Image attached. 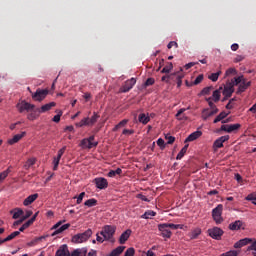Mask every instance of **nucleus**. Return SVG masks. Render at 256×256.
I'll list each match as a JSON object with an SVG mask.
<instances>
[{
    "label": "nucleus",
    "instance_id": "a211bd4d",
    "mask_svg": "<svg viewBox=\"0 0 256 256\" xmlns=\"http://www.w3.org/2000/svg\"><path fill=\"white\" fill-rule=\"evenodd\" d=\"M55 105H57V103L50 102L48 104L41 106V108H36V111H38V113H47V111H51V109H53Z\"/></svg>",
    "mask_w": 256,
    "mask_h": 256
},
{
    "label": "nucleus",
    "instance_id": "a18cd8bd",
    "mask_svg": "<svg viewBox=\"0 0 256 256\" xmlns=\"http://www.w3.org/2000/svg\"><path fill=\"white\" fill-rule=\"evenodd\" d=\"M219 75H221V71L212 73L208 78L215 83L219 79Z\"/></svg>",
    "mask_w": 256,
    "mask_h": 256
},
{
    "label": "nucleus",
    "instance_id": "f03ea898",
    "mask_svg": "<svg viewBox=\"0 0 256 256\" xmlns=\"http://www.w3.org/2000/svg\"><path fill=\"white\" fill-rule=\"evenodd\" d=\"M115 231H117V227H115L114 225H105L102 228L100 235L104 237V241L115 243Z\"/></svg>",
    "mask_w": 256,
    "mask_h": 256
},
{
    "label": "nucleus",
    "instance_id": "c9c22d12",
    "mask_svg": "<svg viewBox=\"0 0 256 256\" xmlns=\"http://www.w3.org/2000/svg\"><path fill=\"white\" fill-rule=\"evenodd\" d=\"M199 235H201V229L196 228L190 232L189 237L191 240H193V239H197V237H199Z\"/></svg>",
    "mask_w": 256,
    "mask_h": 256
},
{
    "label": "nucleus",
    "instance_id": "a19ab883",
    "mask_svg": "<svg viewBox=\"0 0 256 256\" xmlns=\"http://www.w3.org/2000/svg\"><path fill=\"white\" fill-rule=\"evenodd\" d=\"M243 81H245V79H243V76H239L237 78H234L231 82H228V83H232V85L237 86L241 83H243Z\"/></svg>",
    "mask_w": 256,
    "mask_h": 256
},
{
    "label": "nucleus",
    "instance_id": "c03bdc74",
    "mask_svg": "<svg viewBox=\"0 0 256 256\" xmlns=\"http://www.w3.org/2000/svg\"><path fill=\"white\" fill-rule=\"evenodd\" d=\"M171 69H173V63L168 62L167 65L161 70V73H171Z\"/></svg>",
    "mask_w": 256,
    "mask_h": 256
},
{
    "label": "nucleus",
    "instance_id": "603ef678",
    "mask_svg": "<svg viewBox=\"0 0 256 256\" xmlns=\"http://www.w3.org/2000/svg\"><path fill=\"white\" fill-rule=\"evenodd\" d=\"M246 201H251L253 205H256V196L254 194H249L246 197Z\"/></svg>",
    "mask_w": 256,
    "mask_h": 256
},
{
    "label": "nucleus",
    "instance_id": "f3484780",
    "mask_svg": "<svg viewBox=\"0 0 256 256\" xmlns=\"http://www.w3.org/2000/svg\"><path fill=\"white\" fill-rule=\"evenodd\" d=\"M131 229H127L126 231H124L119 238V243L120 245H125V243H127V241L129 240V237H131Z\"/></svg>",
    "mask_w": 256,
    "mask_h": 256
},
{
    "label": "nucleus",
    "instance_id": "58836bf2",
    "mask_svg": "<svg viewBox=\"0 0 256 256\" xmlns=\"http://www.w3.org/2000/svg\"><path fill=\"white\" fill-rule=\"evenodd\" d=\"M11 213H13V216H12L13 219H19V217L23 216L24 212L23 210L17 208L15 210H12Z\"/></svg>",
    "mask_w": 256,
    "mask_h": 256
},
{
    "label": "nucleus",
    "instance_id": "423d86ee",
    "mask_svg": "<svg viewBox=\"0 0 256 256\" xmlns=\"http://www.w3.org/2000/svg\"><path fill=\"white\" fill-rule=\"evenodd\" d=\"M47 95H49V90L48 89H37L35 93L32 94V99L34 101H43Z\"/></svg>",
    "mask_w": 256,
    "mask_h": 256
},
{
    "label": "nucleus",
    "instance_id": "bb28decb",
    "mask_svg": "<svg viewBox=\"0 0 256 256\" xmlns=\"http://www.w3.org/2000/svg\"><path fill=\"white\" fill-rule=\"evenodd\" d=\"M223 90V87H220L218 90H215L212 94V99L215 103L219 102L221 99V91Z\"/></svg>",
    "mask_w": 256,
    "mask_h": 256
},
{
    "label": "nucleus",
    "instance_id": "f8f14e48",
    "mask_svg": "<svg viewBox=\"0 0 256 256\" xmlns=\"http://www.w3.org/2000/svg\"><path fill=\"white\" fill-rule=\"evenodd\" d=\"M135 83H137L135 78L127 80L121 88L122 93H129V90L135 87Z\"/></svg>",
    "mask_w": 256,
    "mask_h": 256
},
{
    "label": "nucleus",
    "instance_id": "9b49d317",
    "mask_svg": "<svg viewBox=\"0 0 256 256\" xmlns=\"http://www.w3.org/2000/svg\"><path fill=\"white\" fill-rule=\"evenodd\" d=\"M238 129H241V124H226L222 125L220 128V131H225L226 133H233L234 131H238Z\"/></svg>",
    "mask_w": 256,
    "mask_h": 256
},
{
    "label": "nucleus",
    "instance_id": "680f3d73",
    "mask_svg": "<svg viewBox=\"0 0 256 256\" xmlns=\"http://www.w3.org/2000/svg\"><path fill=\"white\" fill-rule=\"evenodd\" d=\"M167 47H168V49H172L173 47H176V49H177V47H179V44H177V42H175V41H171L168 43Z\"/></svg>",
    "mask_w": 256,
    "mask_h": 256
},
{
    "label": "nucleus",
    "instance_id": "2f4dec72",
    "mask_svg": "<svg viewBox=\"0 0 256 256\" xmlns=\"http://www.w3.org/2000/svg\"><path fill=\"white\" fill-rule=\"evenodd\" d=\"M155 215H157V212L153 211V210H147L142 216L141 219H152L153 217H155Z\"/></svg>",
    "mask_w": 256,
    "mask_h": 256
},
{
    "label": "nucleus",
    "instance_id": "338daca9",
    "mask_svg": "<svg viewBox=\"0 0 256 256\" xmlns=\"http://www.w3.org/2000/svg\"><path fill=\"white\" fill-rule=\"evenodd\" d=\"M31 215H33V211L27 210L26 214L24 216H22V218H24V221H25L26 219H29V217H31Z\"/></svg>",
    "mask_w": 256,
    "mask_h": 256
},
{
    "label": "nucleus",
    "instance_id": "39448f33",
    "mask_svg": "<svg viewBox=\"0 0 256 256\" xmlns=\"http://www.w3.org/2000/svg\"><path fill=\"white\" fill-rule=\"evenodd\" d=\"M95 141V136L92 135L89 138H84L80 142V147L82 149H93V147H97L99 145V142H93Z\"/></svg>",
    "mask_w": 256,
    "mask_h": 256
},
{
    "label": "nucleus",
    "instance_id": "4c0bfd02",
    "mask_svg": "<svg viewBox=\"0 0 256 256\" xmlns=\"http://www.w3.org/2000/svg\"><path fill=\"white\" fill-rule=\"evenodd\" d=\"M76 127H89V117L83 118L80 122H77Z\"/></svg>",
    "mask_w": 256,
    "mask_h": 256
},
{
    "label": "nucleus",
    "instance_id": "8fccbe9b",
    "mask_svg": "<svg viewBox=\"0 0 256 256\" xmlns=\"http://www.w3.org/2000/svg\"><path fill=\"white\" fill-rule=\"evenodd\" d=\"M213 89V86H208L205 87L202 91H201V95H209L211 93V90Z\"/></svg>",
    "mask_w": 256,
    "mask_h": 256
},
{
    "label": "nucleus",
    "instance_id": "6e6552de",
    "mask_svg": "<svg viewBox=\"0 0 256 256\" xmlns=\"http://www.w3.org/2000/svg\"><path fill=\"white\" fill-rule=\"evenodd\" d=\"M62 221L56 223L52 229H55V231L52 233V237H55V235H59L60 233H63V231H67L69 227H71V224H64L62 225ZM62 225V226H61Z\"/></svg>",
    "mask_w": 256,
    "mask_h": 256
},
{
    "label": "nucleus",
    "instance_id": "a878e982",
    "mask_svg": "<svg viewBox=\"0 0 256 256\" xmlns=\"http://www.w3.org/2000/svg\"><path fill=\"white\" fill-rule=\"evenodd\" d=\"M184 111H187V109L181 108L176 113V118L178 119V121H187V116H185V114H183Z\"/></svg>",
    "mask_w": 256,
    "mask_h": 256
},
{
    "label": "nucleus",
    "instance_id": "0eeeda50",
    "mask_svg": "<svg viewBox=\"0 0 256 256\" xmlns=\"http://www.w3.org/2000/svg\"><path fill=\"white\" fill-rule=\"evenodd\" d=\"M17 109L19 111V113H25V111L29 112V111H34L35 110V105L22 101L20 103L17 104Z\"/></svg>",
    "mask_w": 256,
    "mask_h": 256
},
{
    "label": "nucleus",
    "instance_id": "4be33fe9",
    "mask_svg": "<svg viewBox=\"0 0 256 256\" xmlns=\"http://www.w3.org/2000/svg\"><path fill=\"white\" fill-rule=\"evenodd\" d=\"M243 227V222L240 220H236L235 222L229 224V230L230 231H239Z\"/></svg>",
    "mask_w": 256,
    "mask_h": 256
},
{
    "label": "nucleus",
    "instance_id": "de8ad7c7",
    "mask_svg": "<svg viewBox=\"0 0 256 256\" xmlns=\"http://www.w3.org/2000/svg\"><path fill=\"white\" fill-rule=\"evenodd\" d=\"M65 151H67V146H64L62 147L59 151H58V154H57V157L56 159H60L63 157Z\"/></svg>",
    "mask_w": 256,
    "mask_h": 256
},
{
    "label": "nucleus",
    "instance_id": "b1692460",
    "mask_svg": "<svg viewBox=\"0 0 256 256\" xmlns=\"http://www.w3.org/2000/svg\"><path fill=\"white\" fill-rule=\"evenodd\" d=\"M56 256H71L69 254V250H67V245L60 247V249L56 252Z\"/></svg>",
    "mask_w": 256,
    "mask_h": 256
},
{
    "label": "nucleus",
    "instance_id": "2eb2a0df",
    "mask_svg": "<svg viewBox=\"0 0 256 256\" xmlns=\"http://www.w3.org/2000/svg\"><path fill=\"white\" fill-rule=\"evenodd\" d=\"M27 135V132H22L21 134H16L12 138L7 140L8 145H15V143H19L23 137Z\"/></svg>",
    "mask_w": 256,
    "mask_h": 256
},
{
    "label": "nucleus",
    "instance_id": "aec40b11",
    "mask_svg": "<svg viewBox=\"0 0 256 256\" xmlns=\"http://www.w3.org/2000/svg\"><path fill=\"white\" fill-rule=\"evenodd\" d=\"M217 113H219V109H215V110H211V111H209V109H204L202 111V119L204 121H207L208 117H213V115H217Z\"/></svg>",
    "mask_w": 256,
    "mask_h": 256
},
{
    "label": "nucleus",
    "instance_id": "6e6d98bb",
    "mask_svg": "<svg viewBox=\"0 0 256 256\" xmlns=\"http://www.w3.org/2000/svg\"><path fill=\"white\" fill-rule=\"evenodd\" d=\"M85 192H82V193H80L79 194V196L77 197V201H76V203H77V205H81V203L83 202V198L85 197Z\"/></svg>",
    "mask_w": 256,
    "mask_h": 256
},
{
    "label": "nucleus",
    "instance_id": "e433bc0d",
    "mask_svg": "<svg viewBox=\"0 0 256 256\" xmlns=\"http://www.w3.org/2000/svg\"><path fill=\"white\" fill-rule=\"evenodd\" d=\"M33 112H31L30 114H28V116H27V119L29 120V121H35V119H37V117H39V114H37V113H39V111H37V108L35 109L34 108V110H32Z\"/></svg>",
    "mask_w": 256,
    "mask_h": 256
},
{
    "label": "nucleus",
    "instance_id": "6ab92c4d",
    "mask_svg": "<svg viewBox=\"0 0 256 256\" xmlns=\"http://www.w3.org/2000/svg\"><path fill=\"white\" fill-rule=\"evenodd\" d=\"M251 87V81L245 82V80L242 81V83L238 86L237 95H241V93H245L247 89Z\"/></svg>",
    "mask_w": 256,
    "mask_h": 256
},
{
    "label": "nucleus",
    "instance_id": "ddd939ff",
    "mask_svg": "<svg viewBox=\"0 0 256 256\" xmlns=\"http://www.w3.org/2000/svg\"><path fill=\"white\" fill-rule=\"evenodd\" d=\"M222 93H223L224 97H226V99H229V97H231V95H233V93H235L234 84L227 82Z\"/></svg>",
    "mask_w": 256,
    "mask_h": 256
},
{
    "label": "nucleus",
    "instance_id": "4468645a",
    "mask_svg": "<svg viewBox=\"0 0 256 256\" xmlns=\"http://www.w3.org/2000/svg\"><path fill=\"white\" fill-rule=\"evenodd\" d=\"M229 141V135L221 136L214 141L213 148L214 149H221L223 147V143Z\"/></svg>",
    "mask_w": 256,
    "mask_h": 256
},
{
    "label": "nucleus",
    "instance_id": "f704fd0d",
    "mask_svg": "<svg viewBox=\"0 0 256 256\" xmlns=\"http://www.w3.org/2000/svg\"><path fill=\"white\" fill-rule=\"evenodd\" d=\"M19 235H21V232L19 231L12 232L10 235L4 238L3 241H5V243H7V241H13V239H15V237H19Z\"/></svg>",
    "mask_w": 256,
    "mask_h": 256
},
{
    "label": "nucleus",
    "instance_id": "e2e57ef3",
    "mask_svg": "<svg viewBox=\"0 0 256 256\" xmlns=\"http://www.w3.org/2000/svg\"><path fill=\"white\" fill-rule=\"evenodd\" d=\"M234 178L236 179L237 183H243V177L241 174L236 173Z\"/></svg>",
    "mask_w": 256,
    "mask_h": 256
},
{
    "label": "nucleus",
    "instance_id": "13d9d810",
    "mask_svg": "<svg viewBox=\"0 0 256 256\" xmlns=\"http://www.w3.org/2000/svg\"><path fill=\"white\" fill-rule=\"evenodd\" d=\"M236 73H237V70L235 68H229L226 71L225 75H226V77H229V75H235Z\"/></svg>",
    "mask_w": 256,
    "mask_h": 256
},
{
    "label": "nucleus",
    "instance_id": "72a5a7b5",
    "mask_svg": "<svg viewBox=\"0 0 256 256\" xmlns=\"http://www.w3.org/2000/svg\"><path fill=\"white\" fill-rule=\"evenodd\" d=\"M187 149H189V145L186 144L178 153V155L176 156V159L179 161L181 159H183V157H185V153H187Z\"/></svg>",
    "mask_w": 256,
    "mask_h": 256
},
{
    "label": "nucleus",
    "instance_id": "dca6fc26",
    "mask_svg": "<svg viewBox=\"0 0 256 256\" xmlns=\"http://www.w3.org/2000/svg\"><path fill=\"white\" fill-rule=\"evenodd\" d=\"M249 243H253V239L251 238L240 239L234 244V249H241L242 247L249 245Z\"/></svg>",
    "mask_w": 256,
    "mask_h": 256
},
{
    "label": "nucleus",
    "instance_id": "473e14b6",
    "mask_svg": "<svg viewBox=\"0 0 256 256\" xmlns=\"http://www.w3.org/2000/svg\"><path fill=\"white\" fill-rule=\"evenodd\" d=\"M98 119H99V115L96 112L93 113V116L91 118L88 117L89 127H93V125L97 123Z\"/></svg>",
    "mask_w": 256,
    "mask_h": 256
},
{
    "label": "nucleus",
    "instance_id": "cd10ccee",
    "mask_svg": "<svg viewBox=\"0 0 256 256\" xmlns=\"http://www.w3.org/2000/svg\"><path fill=\"white\" fill-rule=\"evenodd\" d=\"M138 121L140 123H142L143 125H147V123H149V121H151V118L149 116H147L145 113H142L139 115Z\"/></svg>",
    "mask_w": 256,
    "mask_h": 256
},
{
    "label": "nucleus",
    "instance_id": "69168bd1",
    "mask_svg": "<svg viewBox=\"0 0 256 256\" xmlns=\"http://www.w3.org/2000/svg\"><path fill=\"white\" fill-rule=\"evenodd\" d=\"M243 59H245V57H243L242 55H237L234 59V63H241Z\"/></svg>",
    "mask_w": 256,
    "mask_h": 256
},
{
    "label": "nucleus",
    "instance_id": "ea45409f",
    "mask_svg": "<svg viewBox=\"0 0 256 256\" xmlns=\"http://www.w3.org/2000/svg\"><path fill=\"white\" fill-rule=\"evenodd\" d=\"M84 205L86 207H95V205H97V199L95 198H91L85 201Z\"/></svg>",
    "mask_w": 256,
    "mask_h": 256
},
{
    "label": "nucleus",
    "instance_id": "412c9836",
    "mask_svg": "<svg viewBox=\"0 0 256 256\" xmlns=\"http://www.w3.org/2000/svg\"><path fill=\"white\" fill-rule=\"evenodd\" d=\"M203 135V132L201 131H195L191 133L185 140V143H190L191 141H196V139H199Z\"/></svg>",
    "mask_w": 256,
    "mask_h": 256
},
{
    "label": "nucleus",
    "instance_id": "9d476101",
    "mask_svg": "<svg viewBox=\"0 0 256 256\" xmlns=\"http://www.w3.org/2000/svg\"><path fill=\"white\" fill-rule=\"evenodd\" d=\"M93 183H95L97 189H100V190L107 189L109 187V182L107 181L106 178H103V177L95 178Z\"/></svg>",
    "mask_w": 256,
    "mask_h": 256
},
{
    "label": "nucleus",
    "instance_id": "774afa93",
    "mask_svg": "<svg viewBox=\"0 0 256 256\" xmlns=\"http://www.w3.org/2000/svg\"><path fill=\"white\" fill-rule=\"evenodd\" d=\"M238 49H239V44L234 43V44L231 45V50L232 51H237Z\"/></svg>",
    "mask_w": 256,
    "mask_h": 256
},
{
    "label": "nucleus",
    "instance_id": "1a4fd4ad",
    "mask_svg": "<svg viewBox=\"0 0 256 256\" xmlns=\"http://www.w3.org/2000/svg\"><path fill=\"white\" fill-rule=\"evenodd\" d=\"M208 233L212 237V239H216V241H220L221 237H223V230L219 227L209 229Z\"/></svg>",
    "mask_w": 256,
    "mask_h": 256
},
{
    "label": "nucleus",
    "instance_id": "052dcab7",
    "mask_svg": "<svg viewBox=\"0 0 256 256\" xmlns=\"http://www.w3.org/2000/svg\"><path fill=\"white\" fill-rule=\"evenodd\" d=\"M166 140L168 145H173V143H175V137L173 136H166Z\"/></svg>",
    "mask_w": 256,
    "mask_h": 256
},
{
    "label": "nucleus",
    "instance_id": "393cba45",
    "mask_svg": "<svg viewBox=\"0 0 256 256\" xmlns=\"http://www.w3.org/2000/svg\"><path fill=\"white\" fill-rule=\"evenodd\" d=\"M229 114L225 111L221 112L215 119H214V123H219V121H222V123H227V120H223L225 119V117H227Z\"/></svg>",
    "mask_w": 256,
    "mask_h": 256
},
{
    "label": "nucleus",
    "instance_id": "09e8293b",
    "mask_svg": "<svg viewBox=\"0 0 256 256\" xmlns=\"http://www.w3.org/2000/svg\"><path fill=\"white\" fill-rule=\"evenodd\" d=\"M150 85H155V78H148L145 81L144 87H150Z\"/></svg>",
    "mask_w": 256,
    "mask_h": 256
},
{
    "label": "nucleus",
    "instance_id": "bf43d9fd",
    "mask_svg": "<svg viewBox=\"0 0 256 256\" xmlns=\"http://www.w3.org/2000/svg\"><path fill=\"white\" fill-rule=\"evenodd\" d=\"M201 81H203V74H200L196 77V79L193 82V85H199V83H201Z\"/></svg>",
    "mask_w": 256,
    "mask_h": 256
},
{
    "label": "nucleus",
    "instance_id": "c85d7f7f",
    "mask_svg": "<svg viewBox=\"0 0 256 256\" xmlns=\"http://www.w3.org/2000/svg\"><path fill=\"white\" fill-rule=\"evenodd\" d=\"M35 163H37L36 158H29L24 164V169H26V171L31 169V167H33V165H35Z\"/></svg>",
    "mask_w": 256,
    "mask_h": 256
},
{
    "label": "nucleus",
    "instance_id": "864d4df0",
    "mask_svg": "<svg viewBox=\"0 0 256 256\" xmlns=\"http://www.w3.org/2000/svg\"><path fill=\"white\" fill-rule=\"evenodd\" d=\"M157 145L163 151V149H165V140H163V138H159L157 140Z\"/></svg>",
    "mask_w": 256,
    "mask_h": 256
},
{
    "label": "nucleus",
    "instance_id": "5fc2aeb1",
    "mask_svg": "<svg viewBox=\"0 0 256 256\" xmlns=\"http://www.w3.org/2000/svg\"><path fill=\"white\" fill-rule=\"evenodd\" d=\"M60 159L59 158H55L54 157V160H53V165H54V167H53V171H57V169L59 168V163H60Z\"/></svg>",
    "mask_w": 256,
    "mask_h": 256
},
{
    "label": "nucleus",
    "instance_id": "4d7b16f0",
    "mask_svg": "<svg viewBox=\"0 0 256 256\" xmlns=\"http://www.w3.org/2000/svg\"><path fill=\"white\" fill-rule=\"evenodd\" d=\"M43 239H45V236H40L38 238H35L30 242V245H37V243H39V241H43Z\"/></svg>",
    "mask_w": 256,
    "mask_h": 256
},
{
    "label": "nucleus",
    "instance_id": "37998d69",
    "mask_svg": "<svg viewBox=\"0 0 256 256\" xmlns=\"http://www.w3.org/2000/svg\"><path fill=\"white\" fill-rule=\"evenodd\" d=\"M9 173H11V168H8L7 170L0 173V183L1 181H4V179H7Z\"/></svg>",
    "mask_w": 256,
    "mask_h": 256
},
{
    "label": "nucleus",
    "instance_id": "c756f323",
    "mask_svg": "<svg viewBox=\"0 0 256 256\" xmlns=\"http://www.w3.org/2000/svg\"><path fill=\"white\" fill-rule=\"evenodd\" d=\"M124 251H125V246H118L117 248L111 251L110 256H119Z\"/></svg>",
    "mask_w": 256,
    "mask_h": 256
},
{
    "label": "nucleus",
    "instance_id": "5701e85b",
    "mask_svg": "<svg viewBox=\"0 0 256 256\" xmlns=\"http://www.w3.org/2000/svg\"><path fill=\"white\" fill-rule=\"evenodd\" d=\"M38 197H39V194H32V195L28 196L24 200L23 205H25V207L31 205V203H33L34 201H37Z\"/></svg>",
    "mask_w": 256,
    "mask_h": 256
},
{
    "label": "nucleus",
    "instance_id": "7c9ffc66",
    "mask_svg": "<svg viewBox=\"0 0 256 256\" xmlns=\"http://www.w3.org/2000/svg\"><path fill=\"white\" fill-rule=\"evenodd\" d=\"M71 256H87V248L74 250Z\"/></svg>",
    "mask_w": 256,
    "mask_h": 256
},
{
    "label": "nucleus",
    "instance_id": "20e7f679",
    "mask_svg": "<svg viewBox=\"0 0 256 256\" xmlns=\"http://www.w3.org/2000/svg\"><path fill=\"white\" fill-rule=\"evenodd\" d=\"M223 204H219L216 208L212 210V217L217 225L223 223Z\"/></svg>",
    "mask_w": 256,
    "mask_h": 256
},
{
    "label": "nucleus",
    "instance_id": "3c124183",
    "mask_svg": "<svg viewBox=\"0 0 256 256\" xmlns=\"http://www.w3.org/2000/svg\"><path fill=\"white\" fill-rule=\"evenodd\" d=\"M62 115H63V112L59 111L58 114L53 117L52 121H54V123H59V121H61Z\"/></svg>",
    "mask_w": 256,
    "mask_h": 256
},
{
    "label": "nucleus",
    "instance_id": "0e129e2a",
    "mask_svg": "<svg viewBox=\"0 0 256 256\" xmlns=\"http://www.w3.org/2000/svg\"><path fill=\"white\" fill-rule=\"evenodd\" d=\"M247 251H256V240L248 246Z\"/></svg>",
    "mask_w": 256,
    "mask_h": 256
},
{
    "label": "nucleus",
    "instance_id": "79ce46f5",
    "mask_svg": "<svg viewBox=\"0 0 256 256\" xmlns=\"http://www.w3.org/2000/svg\"><path fill=\"white\" fill-rule=\"evenodd\" d=\"M127 123H129V120L124 119L122 121H120L113 129V131H117L118 129H121V127H125V125H127Z\"/></svg>",
    "mask_w": 256,
    "mask_h": 256
},
{
    "label": "nucleus",
    "instance_id": "49530a36",
    "mask_svg": "<svg viewBox=\"0 0 256 256\" xmlns=\"http://www.w3.org/2000/svg\"><path fill=\"white\" fill-rule=\"evenodd\" d=\"M206 101H207L211 110L215 111V109H218L217 106L215 105V103H213V98L209 97V98L206 99Z\"/></svg>",
    "mask_w": 256,
    "mask_h": 256
},
{
    "label": "nucleus",
    "instance_id": "7ed1b4c3",
    "mask_svg": "<svg viewBox=\"0 0 256 256\" xmlns=\"http://www.w3.org/2000/svg\"><path fill=\"white\" fill-rule=\"evenodd\" d=\"M91 235H93V230L89 228L83 233L74 235L72 237V243H76V244L85 243L89 241V239L91 238Z\"/></svg>",
    "mask_w": 256,
    "mask_h": 256
},
{
    "label": "nucleus",
    "instance_id": "f257e3e1",
    "mask_svg": "<svg viewBox=\"0 0 256 256\" xmlns=\"http://www.w3.org/2000/svg\"><path fill=\"white\" fill-rule=\"evenodd\" d=\"M158 229H159L162 237H166L167 239H171V235H173V233L171 232V229L172 230L183 229V225L164 223V224H159Z\"/></svg>",
    "mask_w": 256,
    "mask_h": 256
}]
</instances>
